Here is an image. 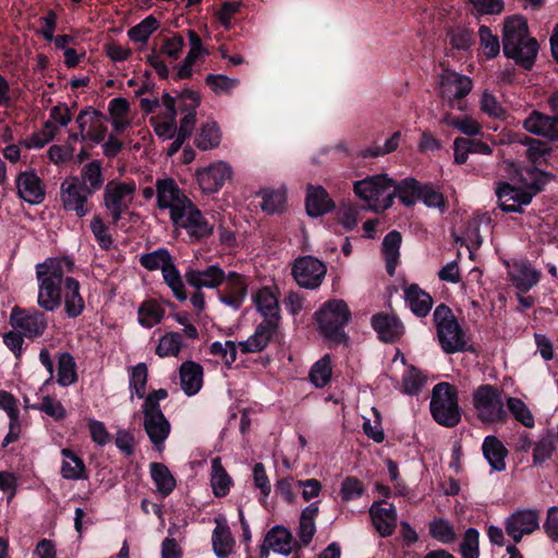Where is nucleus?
Wrapping results in <instances>:
<instances>
[{
  "mask_svg": "<svg viewBox=\"0 0 558 558\" xmlns=\"http://www.w3.org/2000/svg\"><path fill=\"white\" fill-rule=\"evenodd\" d=\"M63 460L60 474L65 480L77 481L87 480L88 471L84 460L71 448H62L60 451Z\"/></svg>",
  "mask_w": 558,
  "mask_h": 558,
  "instance_id": "28",
  "label": "nucleus"
},
{
  "mask_svg": "<svg viewBox=\"0 0 558 558\" xmlns=\"http://www.w3.org/2000/svg\"><path fill=\"white\" fill-rule=\"evenodd\" d=\"M93 194L87 193V184L81 182L78 177H70L60 186V199L66 211H74L78 218L89 213L88 198Z\"/></svg>",
  "mask_w": 558,
  "mask_h": 558,
  "instance_id": "8",
  "label": "nucleus"
},
{
  "mask_svg": "<svg viewBox=\"0 0 558 558\" xmlns=\"http://www.w3.org/2000/svg\"><path fill=\"white\" fill-rule=\"evenodd\" d=\"M331 374L330 357L325 355L312 366L310 379L315 387L323 388L330 381Z\"/></svg>",
  "mask_w": 558,
  "mask_h": 558,
  "instance_id": "56",
  "label": "nucleus"
},
{
  "mask_svg": "<svg viewBox=\"0 0 558 558\" xmlns=\"http://www.w3.org/2000/svg\"><path fill=\"white\" fill-rule=\"evenodd\" d=\"M181 388L186 396L196 395L203 386V367L201 364L186 361L180 366Z\"/></svg>",
  "mask_w": 558,
  "mask_h": 558,
  "instance_id": "29",
  "label": "nucleus"
},
{
  "mask_svg": "<svg viewBox=\"0 0 558 558\" xmlns=\"http://www.w3.org/2000/svg\"><path fill=\"white\" fill-rule=\"evenodd\" d=\"M148 381V368L143 362L132 366L129 373V390L131 392V399L136 396L138 399H143L146 395V386Z\"/></svg>",
  "mask_w": 558,
  "mask_h": 558,
  "instance_id": "44",
  "label": "nucleus"
},
{
  "mask_svg": "<svg viewBox=\"0 0 558 558\" xmlns=\"http://www.w3.org/2000/svg\"><path fill=\"white\" fill-rule=\"evenodd\" d=\"M81 182L87 184V193L95 194L104 185L101 161L93 160L86 163L81 171Z\"/></svg>",
  "mask_w": 558,
  "mask_h": 558,
  "instance_id": "47",
  "label": "nucleus"
},
{
  "mask_svg": "<svg viewBox=\"0 0 558 558\" xmlns=\"http://www.w3.org/2000/svg\"><path fill=\"white\" fill-rule=\"evenodd\" d=\"M279 324L262 320L255 328L254 333L245 341H240L238 347L241 353H258L264 351L269 343L274 342L279 333Z\"/></svg>",
  "mask_w": 558,
  "mask_h": 558,
  "instance_id": "14",
  "label": "nucleus"
},
{
  "mask_svg": "<svg viewBox=\"0 0 558 558\" xmlns=\"http://www.w3.org/2000/svg\"><path fill=\"white\" fill-rule=\"evenodd\" d=\"M459 553L462 558H480V532L475 527L465 530L460 546Z\"/></svg>",
  "mask_w": 558,
  "mask_h": 558,
  "instance_id": "55",
  "label": "nucleus"
},
{
  "mask_svg": "<svg viewBox=\"0 0 558 558\" xmlns=\"http://www.w3.org/2000/svg\"><path fill=\"white\" fill-rule=\"evenodd\" d=\"M404 299L412 313L417 317H426L432 310V296L416 283H411L405 288Z\"/></svg>",
  "mask_w": 558,
  "mask_h": 558,
  "instance_id": "32",
  "label": "nucleus"
},
{
  "mask_svg": "<svg viewBox=\"0 0 558 558\" xmlns=\"http://www.w3.org/2000/svg\"><path fill=\"white\" fill-rule=\"evenodd\" d=\"M512 284L521 292H529L541 279V272L529 264H522L510 276Z\"/></svg>",
  "mask_w": 558,
  "mask_h": 558,
  "instance_id": "39",
  "label": "nucleus"
},
{
  "mask_svg": "<svg viewBox=\"0 0 558 558\" xmlns=\"http://www.w3.org/2000/svg\"><path fill=\"white\" fill-rule=\"evenodd\" d=\"M286 195L279 190L265 191L263 194L262 210L268 215H274L283 209Z\"/></svg>",
  "mask_w": 558,
  "mask_h": 558,
  "instance_id": "60",
  "label": "nucleus"
},
{
  "mask_svg": "<svg viewBox=\"0 0 558 558\" xmlns=\"http://www.w3.org/2000/svg\"><path fill=\"white\" fill-rule=\"evenodd\" d=\"M386 504V500L374 501L369 508L373 524L381 537L393 534L398 518L396 507L392 504L389 505V508L380 507Z\"/></svg>",
  "mask_w": 558,
  "mask_h": 558,
  "instance_id": "22",
  "label": "nucleus"
},
{
  "mask_svg": "<svg viewBox=\"0 0 558 558\" xmlns=\"http://www.w3.org/2000/svg\"><path fill=\"white\" fill-rule=\"evenodd\" d=\"M89 227L100 248L109 251L112 247L113 239L109 233V227L104 222L102 218L99 215H95L90 220Z\"/></svg>",
  "mask_w": 558,
  "mask_h": 558,
  "instance_id": "58",
  "label": "nucleus"
},
{
  "mask_svg": "<svg viewBox=\"0 0 558 558\" xmlns=\"http://www.w3.org/2000/svg\"><path fill=\"white\" fill-rule=\"evenodd\" d=\"M221 134L217 122H206L202 124L196 134L194 143L201 150H208L219 146Z\"/></svg>",
  "mask_w": 558,
  "mask_h": 558,
  "instance_id": "43",
  "label": "nucleus"
},
{
  "mask_svg": "<svg viewBox=\"0 0 558 558\" xmlns=\"http://www.w3.org/2000/svg\"><path fill=\"white\" fill-rule=\"evenodd\" d=\"M426 384V377L416 367L411 365L402 377V391L409 396L418 395Z\"/></svg>",
  "mask_w": 558,
  "mask_h": 558,
  "instance_id": "54",
  "label": "nucleus"
},
{
  "mask_svg": "<svg viewBox=\"0 0 558 558\" xmlns=\"http://www.w3.org/2000/svg\"><path fill=\"white\" fill-rule=\"evenodd\" d=\"M473 405L478 420L483 423H505L508 420L501 390L493 385H481L473 392Z\"/></svg>",
  "mask_w": 558,
  "mask_h": 558,
  "instance_id": "6",
  "label": "nucleus"
},
{
  "mask_svg": "<svg viewBox=\"0 0 558 558\" xmlns=\"http://www.w3.org/2000/svg\"><path fill=\"white\" fill-rule=\"evenodd\" d=\"M533 145L526 149V157L533 163L532 167H536V165H545L548 166L549 162L546 156H549L553 151V148L544 141L537 140L532 141Z\"/></svg>",
  "mask_w": 558,
  "mask_h": 558,
  "instance_id": "64",
  "label": "nucleus"
},
{
  "mask_svg": "<svg viewBox=\"0 0 558 558\" xmlns=\"http://www.w3.org/2000/svg\"><path fill=\"white\" fill-rule=\"evenodd\" d=\"M428 533L432 538L442 544H452L457 541L454 526L447 519L441 517H435L428 523Z\"/></svg>",
  "mask_w": 558,
  "mask_h": 558,
  "instance_id": "45",
  "label": "nucleus"
},
{
  "mask_svg": "<svg viewBox=\"0 0 558 558\" xmlns=\"http://www.w3.org/2000/svg\"><path fill=\"white\" fill-rule=\"evenodd\" d=\"M423 183L415 178L408 177L400 181H395L391 187H395V195L405 207L414 206L422 193Z\"/></svg>",
  "mask_w": 558,
  "mask_h": 558,
  "instance_id": "34",
  "label": "nucleus"
},
{
  "mask_svg": "<svg viewBox=\"0 0 558 558\" xmlns=\"http://www.w3.org/2000/svg\"><path fill=\"white\" fill-rule=\"evenodd\" d=\"M525 171L531 179V182L527 183L526 179H524L522 174H520V181L531 193H533V196H536L538 193L544 191L545 186L555 178L553 173L541 170L537 167L526 168Z\"/></svg>",
  "mask_w": 558,
  "mask_h": 558,
  "instance_id": "49",
  "label": "nucleus"
},
{
  "mask_svg": "<svg viewBox=\"0 0 558 558\" xmlns=\"http://www.w3.org/2000/svg\"><path fill=\"white\" fill-rule=\"evenodd\" d=\"M31 409L41 411L56 421H62L66 416V410L63 404L50 396H45L41 403L32 404Z\"/></svg>",
  "mask_w": 558,
  "mask_h": 558,
  "instance_id": "59",
  "label": "nucleus"
},
{
  "mask_svg": "<svg viewBox=\"0 0 558 558\" xmlns=\"http://www.w3.org/2000/svg\"><path fill=\"white\" fill-rule=\"evenodd\" d=\"M429 410L436 423L454 427L461 421V409L457 388L446 381L438 383L432 390Z\"/></svg>",
  "mask_w": 558,
  "mask_h": 558,
  "instance_id": "5",
  "label": "nucleus"
},
{
  "mask_svg": "<svg viewBox=\"0 0 558 558\" xmlns=\"http://www.w3.org/2000/svg\"><path fill=\"white\" fill-rule=\"evenodd\" d=\"M10 324L15 329H22L31 339L43 336L48 327L46 315L38 310H24L14 306L10 314Z\"/></svg>",
  "mask_w": 558,
  "mask_h": 558,
  "instance_id": "10",
  "label": "nucleus"
},
{
  "mask_svg": "<svg viewBox=\"0 0 558 558\" xmlns=\"http://www.w3.org/2000/svg\"><path fill=\"white\" fill-rule=\"evenodd\" d=\"M447 36L450 39L452 48L456 50H469L475 43L473 31L466 27L449 31Z\"/></svg>",
  "mask_w": 558,
  "mask_h": 558,
  "instance_id": "63",
  "label": "nucleus"
},
{
  "mask_svg": "<svg viewBox=\"0 0 558 558\" xmlns=\"http://www.w3.org/2000/svg\"><path fill=\"white\" fill-rule=\"evenodd\" d=\"M253 302L263 320L280 325L281 315L277 294L270 287H262L253 295Z\"/></svg>",
  "mask_w": 558,
  "mask_h": 558,
  "instance_id": "21",
  "label": "nucleus"
},
{
  "mask_svg": "<svg viewBox=\"0 0 558 558\" xmlns=\"http://www.w3.org/2000/svg\"><path fill=\"white\" fill-rule=\"evenodd\" d=\"M81 286L78 280L73 277L64 279V311L68 317L76 318L85 310V302L80 292Z\"/></svg>",
  "mask_w": 558,
  "mask_h": 558,
  "instance_id": "31",
  "label": "nucleus"
},
{
  "mask_svg": "<svg viewBox=\"0 0 558 558\" xmlns=\"http://www.w3.org/2000/svg\"><path fill=\"white\" fill-rule=\"evenodd\" d=\"M305 207L310 217L317 218L332 211L336 204L323 186L308 184Z\"/></svg>",
  "mask_w": 558,
  "mask_h": 558,
  "instance_id": "24",
  "label": "nucleus"
},
{
  "mask_svg": "<svg viewBox=\"0 0 558 558\" xmlns=\"http://www.w3.org/2000/svg\"><path fill=\"white\" fill-rule=\"evenodd\" d=\"M150 475L162 497L169 496L175 488L177 482L170 470L162 463L151 462Z\"/></svg>",
  "mask_w": 558,
  "mask_h": 558,
  "instance_id": "38",
  "label": "nucleus"
},
{
  "mask_svg": "<svg viewBox=\"0 0 558 558\" xmlns=\"http://www.w3.org/2000/svg\"><path fill=\"white\" fill-rule=\"evenodd\" d=\"M215 521L217 525L211 536L213 549L218 558H227L234 546V538L226 519L216 518Z\"/></svg>",
  "mask_w": 558,
  "mask_h": 558,
  "instance_id": "33",
  "label": "nucleus"
},
{
  "mask_svg": "<svg viewBox=\"0 0 558 558\" xmlns=\"http://www.w3.org/2000/svg\"><path fill=\"white\" fill-rule=\"evenodd\" d=\"M38 280V305L48 312H53L62 304V288L64 275L62 266L54 259H47L36 266Z\"/></svg>",
  "mask_w": 558,
  "mask_h": 558,
  "instance_id": "4",
  "label": "nucleus"
},
{
  "mask_svg": "<svg viewBox=\"0 0 558 558\" xmlns=\"http://www.w3.org/2000/svg\"><path fill=\"white\" fill-rule=\"evenodd\" d=\"M482 451L490 468L497 472L506 470L508 449L494 435H488L482 444Z\"/></svg>",
  "mask_w": 558,
  "mask_h": 558,
  "instance_id": "30",
  "label": "nucleus"
},
{
  "mask_svg": "<svg viewBox=\"0 0 558 558\" xmlns=\"http://www.w3.org/2000/svg\"><path fill=\"white\" fill-rule=\"evenodd\" d=\"M265 543L269 544L275 553L284 556L301 548V545L294 539L292 533L282 525L271 527L265 536Z\"/></svg>",
  "mask_w": 558,
  "mask_h": 558,
  "instance_id": "26",
  "label": "nucleus"
},
{
  "mask_svg": "<svg viewBox=\"0 0 558 558\" xmlns=\"http://www.w3.org/2000/svg\"><path fill=\"white\" fill-rule=\"evenodd\" d=\"M472 87L473 83L469 76L453 72L441 80V97L448 99L453 107L452 102L462 100Z\"/></svg>",
  "mask_w": 558,
  "mask_h": 558,
  "instance_id": "23",
  "label": "nucleus"
},
{
  "mask_svg": "<svg viewBox=\"0 0 558 558\" xmlns=\"http://www.w3.org/2000/svg\"><path fill=\"white\" fill-rule=\"evenodd\" d=\"M433 322L439 344L445 353L475 352L474 347L468 343L465 331L448 305L441 303L435 308Z\"/></svg>",
  "mask_w": 558,
  "mask_h": 558,
  "instance_id": "3",
  "label": "nucleus"
},
{
  "mask_svg": "<svg viewBox=\"0 0 558 558\" xmlns=\"http://www.w3.org/2000/svg\"><path fill=\"white\" fill-rule=\"evenodd\" d=\"M402 235L399 231L388 232L383 240V255L386 262V270L392 276L395 274L399 257Z\"/></svg>",
  "mask_w": 558,
  "mask_h": 558,
  "instance_id": "36",
  "label": "nucleus"
},
{
  "mask_svg": "<svg viewBox=\"0 0 558 558\" xmlns=\"http://www.w3.org/2000/svg\"><path fill=\"white\" fill-rule=\"evenodd\" d=\"M135 193V183L134 182H118L110 181L107 183L104 192V205L107 209H111L114 206L120 205L121 203L132 199L133 194Z\"/></svg>",
  "mask_w": 558,
  "mask_h": 558,
  "instance_id": "35",
  "label": "nucleus"
},
{
  "mask_svg": "<svg viewBox=\"0 0 558 558\" xmlns=\"http://www.w3.org/2000/svg\"><path fill=\"white\" fill-rule=\"evenodd\" d=\"M187 36L191 48L186 57L179 64L177 73L173 75L174 81L190 78L192 76V68L196 60L202 54L207 53L199 35L195 31L189 29Z\"/></svg>",
  "mask_w": 558,
  "mask_h": 558,
  "instance_id": "27",
  "label": "nucleus"
},
{
  "mask_svg": "<svg viewBox=\"0 0 558 558\" xmlns=\"http://www.w3.org/2000/svg\"><path fill=\"white\" fill-rule=\"evenodd\" d=\"M157 206L159 209H170V218L173 223L182 218L191 199L181 191L172 178L157 179L156 181Z\"/></svg>",
  "mask_w": 558,
  "mask_h": 558,
  "instance_id": "7",
  "label": "nucleus"
},
{
  "mask_svg": "<svg viewBox=\"0 0 558 558\" xmlns=\"http://www.w3.org/2000/svg\"><path fill=\"white\" fill-rule=\"evenodd\" d=\"M327 272L326 265L318 258L305 255L298 257L292 266V276L296 283L304 289L318 288Z\"/></svg>",
  "mask_w": 558,
  "mask_h": 558,
  "instance_id": "9",
  "label": "nucleus"
},
{
  "mask_svg": "<svg viewBox=\"0 0 558 558\" xmlns=\"http://www.w3.org/2000/svg\"><path fill=\"white\" fill-rule=\"evenodd\" d=\"M393 183L395 180L388 178L387 174H376L354 182L353 190L357 197L367 202L369 205L373 204L377 206L380 197L386 194V191L389 190Z\"/></svg>",
  "mask_w": 558,
  "mask_h": 558,
  "instance_id": "13",
  "label": "nucleus"
},
{
  "mask_svg": "<svg viewBox=\"0 0 558 558\" xmlns=\"http://www.w3.org/2000/svg\"><path fill=\"white\" fill-rule=\"evenodd\" d=\"M556 450L555 428H547L545 435L533 446V465H542L553 457Z\"/></svg>",
  "mask_w": 558,
  "mask_h": 558,
  "instance_id": "42",
  "label": "nucleus"
},
{
  "mask_svg": "<svg viewBox=\"0 0 558 558\" xmlns=\"http://www.w3.org/2000/svg\"><path fill=\"white\" fill-rule=\"evenodd\" d=\"M159 27V22L154 15H148L138 24L128 31V36L133 43L145 44L150 35Z\"/></svg>",
  "mask_w": 558,
  "mask_h": 558,
  "instance_id": "51",
  "label": "nucleus"
},
{
  "mask_svg": "<svg viewBox=\"0 0 558 558\" xmlns=\"http://www.w3.org/2000/svg\"><path fill=\"white\" fill-rule=\"evenodd\" d=\"M182 348V335L170 331L163 335L156 348V354L160 357L178 356Z\"/></svg>",
  "mask_w": 558,
  "mask_h": 558,
  "instance_id": "53",
  "label": "nucleus"
},
{
  "mask_svg": "<svg viewBox=\"0 0 558 558\" xmlns=\"http://www.w3.org/2000/svg\"><path fill=\"white\" fill-rule=\"evenodd\" d=\"M227 276L225 292L218 291L221 303L239 310L247 293L245 277L239 272L230 271Z\"/></svg>",
  "mask_w": 558,
  "mask_h": 558,
  "instance_id": "20",
  "label": "nucleus"
},
{
  "mask_svg": "<svg viewBox=\"0 0 558 558\" xmlns=\"http://www.w3.org/2000/svg\"><path fill=\"white\" fill-rule=\"evenodd\" d=\"M184 278L189 286L196 290H202L203 288H219L226 281L227 276L223 269L218 264H215L209 265L203 270L189 267L184 274Z\"/></svg>",
  "mask_w": 558,
  "mask_h": 558,
  "instance_id": "17",
  "label": "nucleus"
},
{
  "mask_svg": "<svg viewBox=\"0 0 558 558\" xmlns=\"http://www.w3.org/2000/svg\"><path fill=\"white\" fill-rule=\"evenodd\" d=\"M539 45L529 34L527 21L521 15L508 17L502 29V52L507 59L524 71H531L535 64Z\"/></svg>",
  "mask_w": 558,
  "mask_h": 558,
  "instance_id": "1",
  "label": "nucleus"
},
{
  "mask_svg": "<svg viewBox=\"0 0 558 558\" xmlns=\"http://www.w3.org/2000/svg\"><path fill=\"white\" fill-rule=\"evenodd\" d=\"M173 260L170 252L166 247H159L154 252L141 255L140 264L149 271L162 269Z\"/></svg>",
  "mask_w": 558,
  "mask_h": 558,
  "instance_id": "50",
  "label": "nucleus"
},
{
  "mask_svg": "<svg viewBox=\"0 0 558 558\" xmlns=\"http://www.w3.org/2000/svg\"><path fill=\"white\" fill-rule=\"evenodd\" d=\"M428 208H437L441 214L447 211L448 201L432 182L423 183L420 199Z\"/></svg>",
  "mask_w": 558,
  "mask_h": 558,
  "instance_id": "48",
  "label": "nucleus"
},
{
  "mask_svg": "<svg viewBox=\"0 0 558 558\" xmlns=\"http://www.w3.org/2000/svg\"><path fill=\"white\" fill-rule=\"evenodd\" d=\"M523 128L527 132L546 137L551 142L558 141V119L555 116L533 110L524 120Z\"/></svg>",
  "mask_w": 558,
  "mask_h": 558,
  "instance_id": "19",
  "label": "nucleus"
},
{
  "mask_svg": "<svg viewBox=\"0 0 558 558\" xmlns=\"http://www.w3.org/2000/svg\"><path fill=\"white\" fill-rule=\"evenodd\" d=\"M15 183L17 196L24 202L31 205H39L45 201V184L35 170L20 172Z\"/></svg>",
  "mask_w": 558,
  "mask_h": 558,
  "instance_id": "15",
  "label": "nucleus"
},
{
  "mask_svg": "<svg viewBox=\"0 0 558 558\" xmlns=\"http://www.w3.org/2000/svg\"><path fill=\"white\" fill-rule=\"evenodd\" d=\"M213 493L216 497L222 498L230 492L233 481L227 473L221 463V459L216 457L211 460V478H210Z\"/></svg>",
  "mask_w": 558,
  "mask_h": 558,
  "instance_id": "37",
  "label": "nucleus"
},
{
  "mask_svg": "<svg viewBox=\"0 0 558 558\" xmlns=\"http://www.w3.org/2000/svg\"><path fill=\"white\" fill-rule=\"evenodd\" d=\"M481 45L484 47V54L487 59H494L499 54L500 44L498 36L494 35L486 25H481L478 29Z\"/></svg>",
  "mask_w": 558,
  "mask_h": 558,
  "instance_id": "61",
  "label": "nucleus"
},
{
  "mask_svg": "<svg viewBox=\"0 0 558 558\" xmlns=\"http://www.w3.org/2000/svg\"><path fill=\"white\" fill-rule=\"evenodd\" d=\"M137 315L141 326L151 328L162 320L165 308L156 300H146L138 306Z\"/></svg>",
  "mask_w": 558,
  "mask_h": 558,
  "instance_id": "40",
  "label": "nucleus"
},
{
  "mask_svg": "<svg viewBox=\"0 0 558 558\" xmlns=\"http://www.w3.org/2000/svg\"><path fill=\"white\" fill-rule=\"evenodd\" d=\"M496 196L502 211L520 214L524 211L522 206L529 205L534 197L533 193L525 185L517 186L508 182H500L498 184Z\"/></svg>",
  "mask_w": 558,
  "mask_h": 558,
  "instance_id": "11",
  "label": "nucleus"
},
{
  "mask_svg": "<svg viewBox=\"0 0 558 558\" xmlns=\"http://www.w3.org/2000/svg\"><path fill=\"white\" fill-rule=\"evenodd\" d=\"M144 429L155 449L161 452L171 432V425L165 414L144 416Z\"/></svg>",
  "mask_w": 558,
  "mask_h": 558,
  "instance_id": "25",
  "label": "nucleus"
},
{
  "mask_svg": "<svg viewBox=\"0 0 558 558\" xmlns=\"http://www.w3.org/2000/svg\"><path fill=\"white\" fill-rule=\"evenodd\" d=\"M231 174V167L225 161H218L198 170L196 178L203 192L211 194L218 192Z\"/></svg>",
  "mask_w": 558,
  "mask_h": 558,
  "instance_id": "16",
  "label": "nucleus"
},
{
  "mask_svg": "<svg viewBox=\"0 0 558 558\" xmlns=\"http://www.w3.org/2000/svg\"><path fill=\"white\" fill-rule=\"evenodd\" d=\"M371 325L377 332L381 342H397L404 332L402 322L396 316L388 313H376L372 316Z\"/></svg>",
  "mask_w": 558,
  "mask_h": 558,
  "instance_id": "18",
  "label": "nucleus"
},
{
  "mask_svg": "<svg viewBox=\"0 0 558 558\" xmlns=\"http://www.w3.org/2000/svg\"><path fill=\"white\" fill-rule=\"evenodd\" d=\"M161 272L165 283L171 289L174 298L180 302L185 301L187 299L185 286L174 262L172 260Z\"/></svg>",
  "mask_w": 558,
  "mask_h": 558,
  "instance_id": "46",
  "label": "nucleus"
},
{
  "mask_svg": "<svg viewBox=\"0 0 558 558\" xmlns=\"http://www.w3.org/2000/svg\"><path fill=\"white\" fill-rule=\"evenodd\" d=\"M173 225L185 229L194 241L207 239L214 232V226L204 217L193 202H191L190 206H186V211L182 213V218L178 220V223Z\"/></svg>",
  "mask_w": 558,
  "mask_h": 558,
  "instance_id": "12",
  "label": "nucleus"
},
{
  "mask_svg": "<svg viewBox=\"0 0 558 558\" xmlns=\"http://www.w3.org/2000/svg\"><path fill=\"white\" fill-rule=\"evenodd\" d=\"M508 411L513 417L527 428L534 427V416L527 405L519 398L508 397L507 398Z\"/></svg>",
  "mask_w": 558,
  "mask_h": 558,
  "instance_id": "57",
  "label": "nucleus"
},
{
  "mask_svg": "<svg viewBox=\"0 0 558 558\" xmlns=\"http://www.w3.org/2000/svg\"><path fill=\"white\" fill-rule=\"evenodd\" d=\"M505 523H512V525L522 530L525 534H531L538 529V515L533 510H518Z\"/></svg>",
  "mask_w": 558,
  "mask_h": 558,
  "instance_id": "52",
  "label": "nucleus"
},
{
  "mask_svg": "<svg viewBox=\"0 0 558 558\" xmlns=\"http://www.w3.org/2000/svg\"><path fill=\"white\" fill-rule=\"evenodd\" d=\"M444 122L452 128L458 129L461 133L468 136H474L481 133L480 123L471 117L463 118H451L450 114H447L444 118Z\"/></svg>",
  "mask_w": 558,
  "mask_h": 558,
  "instance_id": "62",
  "label": "nucleus"
},
{
  "mask_svg": "<svg viewBox=\"0 0 558 558\" xmlns=\"http://www.w3.org/2000/svg\"><path fill=\"white\" fill-rule=\"evenodd\" d=\"M352 313L341 299L326 301L315 313L314 319L319 335L332 345L348 343L349 336L344 328L350 323Z\"/></svg>",
  "mask_w": 558,
  "mask_h": 558,
  "instance_id": "2",
  "label": "nucleus"
},
{
  "mask_svg": "<svg viewBox=\"0 0 558 558\" xmlns=\"http://www.w3.org/2000/svg\"><path fill=\"white\" fill-rule=\"evenodd\" d=\"M77 366L70 352H62L58 356L57 383L61 387H68L77 381Z\"/></svg>",
  "mask_w": 558,
  "mask_h": 558,
  "instance_id": "41",
  "label": "nucleus"
}]
</instances>
